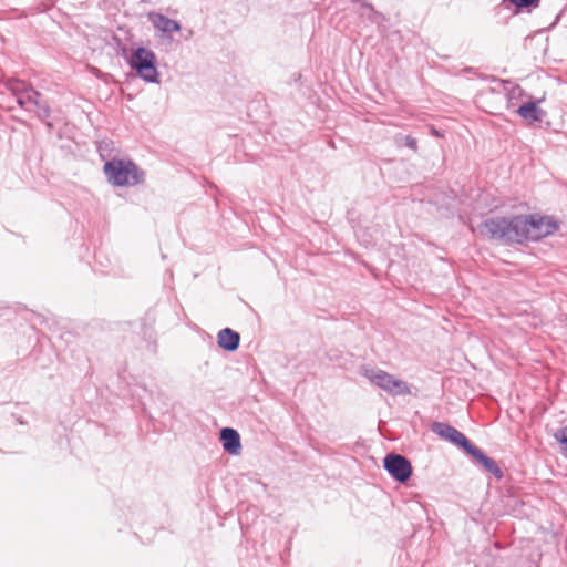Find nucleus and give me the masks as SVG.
Masks as SVG:
<instances>
[{
	"label": "nucleus",
	"instance_id": "nucleus-1",
	"mask_svg": "<svg viewBox=\"0 0 567 567\" xmlns=\"http://www.w3.org/2000/svg\"><path fill=\"white\" fill-rule=\"evenodd\" d=\"M481 231L491 239L504 243L538 240L558 229V223L549 216L529 215L493 217L486 219Z\"/></svg>",
	"mask_w": 567,
	"mask_h": 567
},
{
	"label": "nucleus",
	"instance_id": "nucleus-2",
	"mask_svg": "<svg viewBox=\"0 0 567 567\" xmlns=\"http://www.w3.org/2000/svg\"><path fill=\"white\" fill-rule=\"evenodd\" d=\"M104 174L114 186H135L145 181V172L133 161L113 158L104 164Z\"/></svg>",
	"mask_w": 567,
	"mask_h": 567
},
{
	"label": "nucleus",
	"instance_id": "nucleus-3",
	"mask_svg": "<svg viewBox=\"0 0 567 567\" xmlns=\"http://www.w3.org/2000/svg\"><path fill=\"white\" fill-rule=\"evenodd\" d=\"M437 433L453 442L454 444L463 447L484 470L493 474L496 478L503 477V472L497 463L485 455L478 447L471 444L466 436L456 430V427H433Z\"/></svg>",
	"mask_w": 567,
	"mask_h": 567
},
{
	"label": "nucleus",
	"instance_id": "nucleus-4",
	"mask_svg": "<svg viewBox=\"0 0 567 567\" xmlns=\"http://www.w3.org/2000/svg\"><path fill=\"white\" fill-rule=\"evenodd\" d=\"M128 65L136 74L148 83H158L159 73L157 71L156 55L152 50L144 47H138L133 50L126 58Z\"/></svg>",
	"mask_w": 567,
	"mask_h": 567
},
{
	"label": "nucleus",
	"instance_id": "nucleus-5",
	"mask_svg": "<svg viewBox=\"0 0 567 567\" xmlns=\"http://www.w3.org/2000/svg\"><path fill=\"white\" fill-rule=\"evenodd\" d=\"M363 375L375 386L385 391L389 395L411 394V386L403 380L379 368H365Z\"/></svg>",
	"mask_w": 567,
	"mask_h": 567
},
{
	"label": "nucleus",
	"instance_id": "nucleus-6",
	"mask_svg": "<svg viewBox=\"0 0 567 567\" xmlns=\"http://www.w3.org/2000/svg\"><path fill=\"white\" fill-rule=\"evenodd\" d=\"M383 467L399 483H406L412 475L411 463L400 454H388L383 460Z\"/></svg>",
	"mask_w": 567,
	"mask_h": 567
},
{
	"label": "nucleus",
	"instance_id": "nucleus-7",
	"mask_svg": "<svg viewBox=\"0 0 567 567\" xmlns=\"http://www.w3.org/2000/svg\"><path fill=\"white\" fill-rule=\"evenodd\" d=\"M219 441L228 454L236 456L241 453L240 435L235 427H221Z\"/></svg>",
	"mask_w": 567,
	"mask_h": 567
},
{
	"label": "nucleus",
	"instance_id": "nucleus-8",
	"mask_svg": "<svg viewBox=\"0 0 567 567\" xmlns=\"http://www.w3.org/2000/svg\"><path fill=\"white\" fill-rule=\"evenodd\" d=\"M148 20L152 22L154 28L162 31L163 33L178 32L181 30V24L178 21L169 19L168 17L158 12L148 13Z\"/></svg>",
	"mask_w": 567,
	"mask_h": 567
},
{
	"label": "nucleus",
	"instance_id": "nucleus-9",
	"mask_svg": "<svg viewBox=\"0 0 567 567\" xmlns=\"http://www.w3.org/2000/svg\"><path fill=\"white\" fill-rule=\"evenodd\" d=\"M240 342V336L238 332L230 328H224L218 332L217 343L218 346L229 352L238 349Z\"/></svg>",
	"mask_w": 567,
	"mask_h": 567
},
{
	"label": "nucleus",
	"instance_id": "nucleus-10",
	"mask_svg": "<svg viewBox=\"0 0 567 567\" xmlns=\"http://www.w3.org/2000/svg\"><path fill=\"white\" fill-rule=\"evenodd\" d=\"M540 101L528 102L520 105L517 113L527 121L538 122L542 121L544 112L537 106Z\"/></svg>",
	"mask_w": 567,
	"mask_h": 567
},
{
	"label": "nucleus",
	"instance_id": "nucleus-11",
	"mask_svg": "<svg viewBox=\"0 0 567 567\" xmlns=\"http://www.w3.org/2000/svg\"><path fill=\"white\" fill-rule=\"evenodd\" d=\"M41 99V93L34 90L32 86L29 90H25L19 99H17V103L21 109L25 111H32L34 104H39V100Z\"/></svg>",
	"mask_w": 567,
	"mask_h": 567
},
{
	"label": "nucleus",
	"instance_id": "nucleus-12",
	"mask_svg": "<svg viewBox=\"0 0 567 567\" xmlns=\"http://www.w3.org/2000/svg\"><path fill=\"white\" fill-rule=\"evenodd\" d=\"M8 90L12 93V95L17 99L23 94L25 90H29L31 85L27 84L24 81L18 79H10L7 82Z\"/></svg>",
	"mask_w": 567,
	"mask_h": 567
},
{
	"label": "nucleus",
	"instance_id": "nucleus-13",
	"mask_svg": "<svg viewBox=\"0 0 567 567\" xmlns=\"http://www.w3.org/2000/svg\"><path fill=\"white\" fill-rule=\"evenodd\" d=\"M553 435L559 444L561 454L567 457V427L558 429Z\"/></svg>",
	"mask_w": 567,
	"mask_h": 567
},
{
	"label": "nucleus",
	"instance_id": "nucleus-14",
	"mask_svg": "<svg viewBox=\"0 0 567 567\" xmlns=\"http://www.w3.org/2000/svg\"><path fill=\"white\" fill-rule=\"evenodd\" d=\"M32 109H33L32 111H34L37 113V116L40 120H45L51 114V110H50L49 105L47 103L42 102L41 99L39 100V104H34V106Z\"/></svg>",
	"mask_w": 567,
	"mask_h": 567
},
{
	"label": "nucleus",
	"instance_id": "nucleus-15",
	"mask_svg": "<svg viewBox=\"0 0 567 567\" xmlns=\"http://www.w3.org/2000/svg\"><path fill=\"white\" fill-rule=\"evenodd\" d=\"M352 2H360V0H352ZM362 8L367 9L369 11L368 19L372 22H379V20L382 18V14L378 12L373 6L369 2L361 1Z\"/></svg>",
	"mask_w": 567,
	"mask_h": 567
},
{
	"label": "nucleus",
	"instance_id": "nucleus-16",
	"mask_svg": "<svg viewBox=\"0 0 567 567\" xmlns=\"http://www.w3.org/2000/svg\"><path fill=\"white\" fill-rule=\"evenodd\" d=\"M429 132H430L431 135H433L435 137H443V134L439 130H436L435 127H431L429 130Z\"/></svg>",
	"mask_w": 567,
	"mask_h": 567
},
{
	"label": "nucleus",
	"instance_id": "nucleus-17",
	"mask_svg": "<svg viewBox=\"0 0 567 567\" xmlns=\"http://www.w3.org/2000/svg\"><path fill=\"white\" fill-rule=\"evenodd\" d=\"M415 144H416V142H415V140H414V138H411V137H408V138H406V145H408V146H410V147L414 148V147H415Z\"/></svg>",
	"mask_w": 567,
	"mask_h": 567
},
{
	"label": "nucleus",
	"instance_id": "nucleus-18",
	"mask_svg": "<svg viewBox=\"0 0 567 567\" xmlns=\"http://www.w3.org/2000/svg\"><path fill=\"white\" fill-rule=\"evenodd\" d=\"M513 92H514V93H515V92L520 93V87H519V86H514V87H513Z\"/></svg>",
	"mask_w": 567,
	"mask_h": 567
},
{
	"label": "nucleus",
	"instance_id": "nucleus-19",
	"mask_svg": "<svg viewBox=\"0 0 567 567\" xmlns=\"http://www.w3.org/2000/svg\"><path fill=\"white\" fill-rule=\"evenodd\" d=\"M433 425L440 426L443 425L442 423H434Z\"/></svg>",
	"mask_w": 567,
	"mask_h": 567
}]
</instances>
